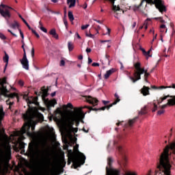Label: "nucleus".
Returning a JSON list of instances; mask_svg holds the SVG:
<instances>
[{
  "mask_svg": "<svg viewBox=\"0 0 175 175\" xmlns=\"http://www.w3.org/2000/svg\"><path fill=\"white\" fill-rule=\"evenodd\" d=\"M69 2H70L69 8H73L76 5V0H68L67 3H69Z\"/></svg>",
  "mask_w": 175,
  "mask_h": 175,
  "instance_id": "a878e982",
  "label": "nucleus"
},
{
  "mask_svg": "<svg viewBox=\"0 0 175 175\" xmlns=\"http://www.w3.org/2000/svg\"><path fill=\"white\" fill-rule=\"evenodd\" d=\"M38 142L33 141L29 144L28 149H27V154L29 157H33L36 155H38L39 158H40L42 162H45L47 165H51V159H50V152L46 149H44L40 151L38 153Z\"/></svg>",
  "mask_w": 175,
  "mask_h": 175,
  "instance_id": "f03ea898",
  "label": "nucleus"
},
{
  "mask_svg": "<svg viewBox=\"0 0 175 175\" xmlns=\"http://www.w3.org/2000/svg\"><path fill=\"white\" fill-rule=\"evenodd\" d=\"M92 50L90 48L86 49V53H91Z\"/></svg>",
  "mask_w": 175,
  "mask_h": 175,
  "instance_id": "680f3d73",
  "label": "nucleus"
},
{
  "mask_svg": "<svg viewBox=\"0 0 175 175\" xmlns=\"http://www.w3.org/2000/svg\"><path fill=\"white\" fill-rule=\"evenodd\" d=\"M87 6H88L87 3H85L83 6V8L85 9L87 8Z\"/></svg>",
  "mask_w": 175,
  "mask_h": 175,
  "instance_id": "338daca9",
  "label": "nucleus"
},
{
  "mask_svg": "<svg viewBox=\"0 0 175 175\" xmlns=\"http://www.w3.org/2000/svg\"><path fill=\"white\" fill-rule=\"evenodd\" d=\"M8 32H10V33H11V35H12V36H14L15 38H17V35H16L15 33L12 32V30L8 29Z\"/></svg>",
  "mask_w": 175,
  "mask_h": 175,
  "instance_id": "a18cd8bd",
  "label": "nucleus"
},
{
  "mask_svg": "<svg viewBox=\"0 0 175 175\" xmlns=\"http://www.w3.org/2000/svg\"><path fill=\"white\" fill-rule=\"evenodd\" d=\"M78 59H80V60L83 59V55H79L78 57Z\"/></svg>",
  "mask_w": 175,
  "mask_h": 175,
  "instance_id": "774afa93",
  "label": "nucleus"
},
{
  "mask_svg": "<svg viewBox=\"0 0 175 175\" xmlns=\"http://www.w3.org/2000/svg\"><path fill=\"white\" fill-rule=\"evenodd\" d=\"M142 50V53H143V54H144V55L146 54V49H141Z\"/></svg>",
  "mask_w": 175,
  "mask_h": 175,
  "instance_id": "69168bd1",
  "label": "nucleus"
},
{
  "mask_svg": "<svg viewBox=\"0 0 175 175\" xmlns=\"http://www.w3.org/2000/svg\"><path fill=\"white\" fill-rule=\"evenodd\" d=\"M88 27H90V25H83L81 26V29L84 30V29H87V28H88Z\"/></svg>",
  "mask_w": 175,
  "mask_h": 175,
  "instance_id": "37998d69",
  "label": "nucleus"
},
{
  "mask_svg": "<svg viewBox=\"0 0 175 175\" xmlns=\"http://www.w3.org/2000/svg\"><path fill=\"white\" fill-rule=\"evenodd\" d=\"M10 27L13 29H16V28H18V27H20V25H18V23L17 21H14V23L11 24Z\"/></svg>",
  "mask_w": 175,
  "mask_h": 175,
  "instance_id": "4be33fe9",
  "label": "nucleus"
},
{
  "mask_svg": "<svg viewBox=\"0 0 175 175\" xmlns=\"http://www.w3.org/2000/svg\"><path fill=\"white\" fill-rule=\"evenodd\" d=\"M10 161V153H9V150L6 146H4L3 149H0V165L5 167V169H8L9 167L10 164L9 162Z\"/></svg>",
  "mask_w": 175,
  "mask_h": 175,
  "instance_id": "6e6552de",
  "label": "nucleus"
},
{
  "mask_svg": "<svg viewBox=\"0 0 175 175\" xmlns=\"http://www.w3.org/2000/svg\"><path fill=\"white\" fill-rule=\"evenodd\" d=\"M167 88H175V84H172V86H167Z\"/></svg>",
  "mask_w": 175,
  "mask_h": 175,
  "instance_id": "13d9d810",
  "label": "nucleus"
},
{
  "mask_svg": "<svg viewBox=\"0 0 175 175\" xmlns=\"http://www.w3.org/2000/svg\"><path fill=\"white\" fill-rule=\"evenodd\" d=\"M137 118H139V117L137 116L131 120H129V122L126 124V126H133L136 122V120H137Z\"/></svg>",
  "mask_w": 175,
  "mask_h": 175,
  "instance_id": "a211bd4d",
  "label": "nucleus"
},
{
  "mask_svg": "<svg viewBox=\"0 0 175 175\" xmlns=\"http://www.w3.org/2000/svg\"><path fill=\"white\" fill-rule=\"evenodd\" d=\"M94 36H94V34L90 33L88 37H89V38H92V39H94Z\"/></svg>",
  "mask_w": 175,
  "mask_h": 175,
  "instance_id": "e2e57ef3",
  "label": "nucleus"
},
{
  "mask_svg": "<svg viewBox=\"0 0 175 175\" xmlns=\"http://www.w3.org/2000/svg\"><path fill=\"white\" fill-rule=\"evenodd\" d=\"M0 39H2V40H6V36L3 35V33H0Z\"/></svg>",
  "mask_w": 175,
  "mask_h": 175,
  "instance_id": "58836bf2",
  "label": "nucleus"
},
{
  "mask_svg": "<svg viewBox=\"0 0 175 175\" xmlns=\"http://www.w3.org/2000/svg\"><path fill=\"white\" fill-rule=\"evenodd\" d=\"M88 64H92V59L88 57Z\"/></svg>",
  "mask_w": 175,
  "mask_h": 175,
  "instance_id": "bf43d9fd",
  "label": "nucleus"
},
{
  "mask_svg": "<svg viewBox=\"0 0 175 175\" xmlns=\"http://www.w3.org/2000/svg\"><path fill=\"white\" fill-rule=\"evenodd\" d=\"M31 57H32V58H33V57H35V49L34 48L31 49Z\"/></svg>",
  "mask_w": 175,
  "mask_h": 175,
  "instance_id": "c03bdc74",
  "label": "nucleus"
},
{
  "mask_svg": "<svg viewBox=\"0 0 175 175\" xmlns=\"http://www.w3.org/2000/svg\"><path fill=\"white\" fill-rule=\"evenodd\" d=\"M64 107H66V109H73V105H72L70 103H68L67 105H64Z\"/></svg>",
  "mask_w": 175,
  "mask_h": 175,
  "instance_id": "72a5a7b5",
  "label": "nucleus"
},
{
  "mask_svg": "<svg viewBox=\"0 0 175 175\" xmlns=\"http://www.w3.org/2000/svg\"><path fill=\"white\" fill-rule=\"evenodd\" d=\"M3 62L5 63V67H4V72L6 70V68H8V64H9V55L5 52V56L3 57Z\"/></svg>",
  "mask_w": 175,
  "mask_h": 175,
  "instance_id": "f3484780",
  "label": "nucleus"
},
{
  "mask_svg": "<svg viewBox=\"0 0 175 175\" xmlns=\"http://www.w3.org/2000/svg\"><path fill=\"white\" fill-rule=\"evenodd\" d=\"M23 99H25L29 109L27 110L26 113L23 114V118L25 123L21 128V131H18V135L21 137H24V135H27L29 137L33 138L36 136V133H35V124H32L33 121V118L36 117L35 112L33 111V108L31 107V105H35L38 106L39 105V102H38V96L33 97H28L27 94L23 96Z\"/></svg>",
  "mask_w": 175,
  "mask_h": 175,
  "instance_id": "f257e3e1",
  "label": "nucleus"
},
{
  "mask_svg": "<svg viewBox=\"0 0 175 175\" xmlns=\"http://www.w3.org/2000/svg\"><path fill=\"white\" fill-rule=\"evenodd\" d=\"M92 66H99V63H92Z\"/></svg>",
  "mask_w": 175,
  "mask_h": 175,
  "instance_id": "603ef678",
  "label": "nucleus"
},
{
  "mask_svg": "<svg viewBox=\"0 0 175 175\" xmlns=\"http://www.w3.org/2000/svg\"><path fill=\"white\" fill-rule=\"evenodd\" d=\"M49 34L52 35L53 38H55V39H58V38H59V36L57 33V31L54 28L51 29V31H49Z\"/></svg>",
  "mask_w": 175,
  "mask_h": 175,
  "instance_id": "aec40b11",
  "label": "nucleus"
},
{
  "mask_svg": "<svg viewBox=\"0 0 175 175\" xmlns=\"http://www.w3.org/2000/svg\"><path fill=\"white\" fill-rule=\"evenodd\" d=\"M165 88H167V87L162 85L159 88V90H163Z\"/></svg>",
  "mask_w": 175,
  "mask_h": 175,
  "instance_id": "4d7b16f0",
  "label": "nucleus"
},
{
  "mask_svg": "<svg viewBox=\"0 0 175 175\" xmlns=\"http://www.w3.org/2000/svg\"><path fill=\"white\" fill-rule=\"evenodd\" d=\"M151 50H152V47H151V49H150L148 52L147 51L146 52L144 55L145 57H146V59H148L149 57H152V55H150V53H151Z\"/></svg>",
  "mask_w": 175,
  "mask_h": 175,
  "instance_id": "c756f323",
  "label": "nucleus"
},
{
  "mask_svg": "<svg viewBox=\"0 0 175 175\" xmlns=\"http://www.w3.org/2000/svg\"><path fill=\"white\" fill-rule=\"evenodd\" d=\"M109 2H111L112 5V10L113 12H121V8H120V5H114V3L116 2L114 0H108Z\"/></svg>",
  "mask_w": 175,
  "mask_h": 175,
  "instance_id": "dca6fc26",
  "label": "nucleus"
},
{
  "mask_svg": "<svg viewBox=\"0 0 175 175\" xmlns=\"http://www.w3.org/2000/svg\"><path fill=\"white\" fill-rule=\"evenodd\" d=\"M167 98H173V96H170L167 95V96H165L161 98V101L158 102L159 105V103H162V102H163V100H166V99H167Z\"/></svg>",
  "mask_w": 175,
  "mask_h": 175,
  "instance_id": "7c9ffc66",
  "label": "nucleus"
},
{
  "mask_svg": "<svg viewBox=\"0 0 175 175\" xmlns=\"http://www.w3.org/2000/svg\"><path fill=\"white\" fill-rule=\"evenodd\" d=\"M18 84H19V85L23 86V85H24V81L23 80H19Z\"/></svg>",
  "mask_w": 175,
  "mask_h": 175,
  "instance_id": "09e8293b",
  "label": "nucleus"
},
{
  "mask_svg": "<svg viewBox=\"0 0 175 175\" xmlns=\"http://www.w3.org/2000/svg\"><path fill=\"white\" fill-rule=\"evenodd\" d=\"M60 66H65V60L60 61Z\"/></svg>",
  "mask_w": 175,
  "mask_h": 175,
  "instance_id": "de8ad7c7",
  "label": "nucleus"
},
{
  "mask_svg": "<svg viewBox=\"0 0 175 175\" xmlns=\"http://www.w3.org/2000/svg\"><path fill=\"white\" fill-rule=\"evenodd\" d=\"M68 18L71 22L75 20V16H73V12H72V11L68 12Z\"/></svg>",
  "mask_w": 175,
  "mask_h": 175,
  "instance_id": "b1692460",
  "label": "nucleus"
},
{
  "mask_svg": "<svg viewBox=\"0 0 175 175\" xmlns=\"http://www.w3.org/2000/svg\"><path fill=\"white\" fill-rule=\"evenodd\" d=\"M165 28H166V25H161L160 26V31H161V32H165Z\"/></svg>",
  "mask_w": 175,
  "mask_h": 175,
  "instance_id": "e433bc0d",
  "label": "nucleus"
},
{
  "mask_svg": "<svg viewBox=\"0 0 175 175\" xmlns=\"http://www.w3.org/2000/svg\"><path fill=\"white\" fill-rule=\"evenodd\" d=\"M143 2H147L148 3H151V2H152V0H142L140 4L136 8L139 9L141 6H143Z\"/></svg>",
  "mask_w": 175,
  "mask_h": 175,
  "instance_id": "393cba45",
  "label": "nucleus"
},
{
  "mask_svg": "<svg viewBox=\"0 0 175 175\" xmlns=\"http://www.w3.org/2000/svg\"><path fill=\"white\" fill-rule=\"evenodd\" d=\"M84 118V113L77 111H72L70 116L66 120V125L68 128H72L76 124V126H79L80 120Z\"/></svg>",
  "mask_w": 175,
  "mask_h": 175,
  "instance_id": "0eeeda50",
  "label": "nucleus"
},
{
  "mask_svg": "<svg viewBox=\"0 0 175 175\" xmlns=\"http://www.w3.org/2000/svg\"><path fill=\"white\" fill-rule=\"evenodd\" d=\"M110 32H111V30L109 28H107V33H104L103 35H110Z\"/></svg>",
  "mask_w": 175,
  "mask_h": 175,
  "instance_id": "8fccbe9b",
  "label": "nucleus"
},
{
  "mask_svg": "<svg viewBox=\"0 0 175 175\" xmlns=\"http://www.w3.org/2000/svg\"><path fill=\"white\" fill-rule=\"evenodd\" d=\"M114 96L116 98V100H114L113 103H112L111 104H110L109 105L104 106V107H100V108H94L92 107L85 105V106L81 107L79 108V111H82L83 109H88L89 111H88V113H91L92 110L93 111H101V110L105 111V110H106V109L107 110H109L110 107H113V106H114V105H117L118 103V102H120V100H121V99H120V96H118V94L117 93H116L114 94Z\"/></svg>",
  "mask_w": 175,
  "mask_h": 175,
  "instance_id": "1a4fd4ad",
  "label": "nucleus"
},
{
  "mask_svg": "<svg viewBox=\"0 0 175 175\" xmlns=\"http://www.w3.org/2000/svg\"><path fill=\"white\" fill-rule=\"evenodd\" d=\"M153 5H156V8L159 9V12L162 13L163 12H166V7L163 5V1L162 0H154L151 2Z\"/></svg>",
  "mask_w": 175,
  "mask_h": 175,
  "instance_id": "f8f14e48",
  "label": "nucleus"
},
{
  "mask_svg": "<svg viewBox=\"0 0 175 175\" xmlns=\"http://www.w3.org/2000/svg\"><path fill=\"white\" fill-rule=\"evenodd\" d=\"M157 109H158V105H157L156 104H154V107H153L152 111L154 113V112L157 111Z\"/></svg>",
  "mask_w": 175,
  "mask_h": 175,
  "instance_id": "a19ab883",
  "label": "nucleus"
},
{
  "mask_svg": "<svg viewBox=\"0 0 175 175\" xmlns=\"http://www.w3.org/2000/svg\"><path fill=\"white\" fill-rule=\"evenodd\" d=\"M163 113H165V110L164 109H161V110L157 111L158 116H161V114H163Z\"/></svg>",
  "mask_w": 175,
  "mask_h": 175,
  "instance_id": "ea45409f",
  "label": "nucleus"
},
{
  "mask_svg": "<svg viewBox=\"0 0 175 175\" xmlns=\"http://www.w3.org/2000/svg\"><path fill=\"white\" fill-rule=\"evenodd\" d=\"M18 31H19L20 35H21V36L22 38V40H24V33L21 31V29H18Z\"/></svg>",
  "mask_w": 175,
  "mask_h": 175,
  "instance_id": "79ce46f5",
  "label": "nucleus"
},
{
  "mask_svg": "<svg viewBox=\"0 0 175 175\" xmlns=\"http://www.w3.org/2000/svg\"><path fill=\"white\" fill-rule=\"evenodd\" d=\"M70 131H73L74 133H77V131H79V129L72 127H68Z\"/></svg>",
  "mask_w": 175,
  "mask_h": 175,
  "instance_id": "c9c22d12",
  "label": "nucleus"
},
{
  "mask_svg": "<svg viewBox=\"0 0 175 175\" xmlns=\"http://www.w3.org/2000/svg\"><path fill=\"white\" fill-rule=\"evenodd\" d=\"M86 102L88 103H90V105H92L93 106H97L99 100H98V98H94L91 96H84Z\"/></svg>",
  "mask_w": 175,
  "mask_h": 175,
  "instance_id": "4468645a",
  "label": "nucleus"
},
{
  "mask_svg": "<svg viewBox=\"0 0 175 175\" xmlns=\"http://www.w3.org/2000/svg\"><path fill=\"white\" fill-rule=\"evenodd\" d=\"M19 147L21 150H24V148H25V146L24 145V144H20Z\"/></svg>",
  "mask_w": 175,
  "mask_h": 175,
  "instance_id": "49530a36",
  "label": "nucleus"
},
{
  "mask_svg": "<svg viewBox=\"0 0 175 175\" xmlns=\"http://www.w3.org/2000/svg\"><path fill=\"white\" fill-rule=\"evenodd\" d=\"M40 29H41V31H42V32H44L45 33H47V29H46L43 26H40Z\"/></svg>",
  "mask_w": 175,
  "mask_h": 175,
  "instance_id": "4c0bfd02",
  "label": "nucleus"
},
{
  "mask_svg": "<svg viewBox=\"0 0 175 175\" xmlns=\"http://www.w3.org/2000/svg\"><path fill=\"white\" fill-rule=\"evenodd\" d=\"M77 150L79 151V145L74 147V152H76Z\"/></svg>",
  "mask_w": 175,
  "mask_h": 175,
  "instance_id": "3c124183",
  "label": "nucleus"
},
{
  "mask_svg": "<svg viewBox=\"0 0 175 175\" xmlns=\"http://www.w3.org/2000/svg\"><path fill=\"white\" fill-rule=\"evenodd\" d=\"M144 114H147V107H144L139 112V116H144Z\"/></svg>",
  "mask_w": 175,
  "mask_h": 175,
  "instance_id": "5701e85b",
  "label": "nucleus"
},
{
  "mask_svg": "<svg viewBox=\"0 0 175 175\" xmlns=\"http://www.w3.org/2000/svg\"><path fill=\"white\" fill-rule=\"evenodd\" d=\"M113 73H114V69H111L109 70L106 72V73L105 74V79H107L109 77H110V76H111V75H113Z\"/></svg>",
  "mask_w": 175,
  "mask_h": 175,
  "instance_id": "412c9836",
  "label": "nucleus"
},
{
  "mask_svg": "<svg viewBox=\"0 0 175 175\" xmlns=\"http://www.w3.org/2000/svg\"><path fill=\"white\" fill-rule=\"evenodd\" d=\"M174 103H175V99L171 98L168 100L167 105H168L169 106H173Z\"/></svg>",
  "mask_w": 175,
  "mask_h": 175,
  "instance_id": "cd10ccee",
  "label": "nucleus"
},
{
  "mask_svg": "<svg viewBox=\"0 0 175 175\" xmlns=\"http://www.w3.org/2000/svg\"><path fill=\"white\" fill-rule=\"evenodd\" d=\"M117 150L118 151H119V153L120 154V155H122L123 159H124L125 161L126 159L125 155H124L125 151H124V148H122V146H118Z\"/></svg>",
  "mask_w": 175,
  "mask_h": 175,
  "instance_id": "6ab92c4d",
  "label": "nucleus"
},
{
  "mask_svg": "<svg viewBox=\"0 0 175 175\" xmlns=\"http://www.w3.org/2000/svg\"><path fill=\"white\" fill-rule=\"evenodd\" d=\"M68 154L73 163L74 169L80 167L81 165L85 163V155L78 150L75 152H73L72 150H68Z\"/></svg>",
  "mask_w": 175,
  "mask_h": 175,
  "instance_id": "39448f33",
  "label": "nucleus"
},
{
  "mask_svg": "<svg viewBox=\"0 0 175 175\" xmlns=\"http://www.w3.org/2000/svg\"><path fill=\"white\" fill-rule=\"evenodd\" d=\"M42 90L39 92H35V94L37 95V96H42V100H44V105H46L48 111H50L51 110V107H54L55 105H57V100L53 99L52 100H49L47 96H49V89H45L44 86L42 88Z\"/></svg>",
  "mask_w": 175,
  "mask_h": 175,
  "instance_id": "423d86ee",
  "label": "nucleus"
},
{
  "mask_svg": "<svg viewBox=\"0 0 175 175\" xmlns=\"http://www.w3.org/2000/svg\"><path fill=\"white\" fill-rule=\"evenodd\" d=\"M23 22L24 23V24H25L26 27H27V28L31 31L32 29L31 27V26H29V24L27 23V21H25V19H23Z\"/></svg>",
  "mask_w": 175,
  "mask_h": 175,
  "instance_id": "473e14b6",
  "label": "nucleus"
},
{
  "mask_svg": "<svg viewBox=\"0 0 175 175\" xmlns=\"http://www.w3.org/2000/svg\"><path fill=\"white\" fill-rule=\"evenodd\" d=\"M167 106V104L162 105V107H161L162 110H163V109H166Z\"/></svg>",
  "mask_w": 175,
  "mask_h": 175,
  "instance_id": "052dcab7",
  "label": "nucleus"
},
{
  "mask_svg": "<svg viewBox=\"0 0 175 175\" xmlns=\"http://www.w3.org/2000/svg\"><path fill=\"white\" fill-rule=\"evenodd\" d=\"M151 88H152V90H159V88L155 85H152Z\"/></svg>",
  "mask_w": 175,
  "mask_h": 175,
  "instance_id": "6e6d98bb",
  "label": "nucleus"
},
{
  "mask_svg": "<svg viewBox=\"0 0 175 175\" xmlns=\"http://www.w3.org/2000/svg\"><path fill=\"white\" fill-rule=\"evenodd\" d=\"M68 47L69 51H72L73 49H75V46H73V44H72L71 42H68Z\"/></svg>",
  "mask_w": 175,
  "mask_h": 175,
  "instance_id": "bb28decb",
  "label": "nucleus"
},
{
  "mask_svg": "<svg viewBox=\"0 0 175 175\" xmlns=\"http://www.w3.org/2000/svg\"><path fill=\"white\" fill-rule=\"evenodd\" d=\"M134 68L135 70L134 71V77H129V79L133 81V83H136V81L142 79V75H144V79L146 83H148V77L150 75V72H147V70L144 68H142V64L140 62H137L134 64Z\"/></svg>",
  "mask_w": 175,
  "mask_h": 175,
  "instance_id": "20e7f679",
  "label": "nucleus"
},
{
  "mask_svg": "<svg viewBox=\"0 0 175 175\" xmlns=\"http://www.w3.org/2000/svg\"><path fill=\"white\" fill-rule=\"evenodd\" d=\"M56 94H57V92H54L51 94V96H52V98H54V96H55Z\"/></svg>",
  "mask_w": 175,
  "mask_h": 175,
  "instance_id": "5fc2aeb1",
  "label": "nucleus"
},
{
  "mask_svg": "<svg viewBox=\"0 0 175 175\" xmlns=\"http://www.w3.org/2000/svg\"><path fill=\"white\" fill-rule=\"evenodd\" d=\"M113 162L114 160L113 157L107 158V166L106 167V175H121V171L113 167Z\"/></svg>",
  "mask_w": 175,
  "mask_h": 175,
  "instance_id": "9d476101",
  "label": "nucleus"
},
{
  "mask_svg": "<svg viewBox=\"0 0 175 175\" xmlns=\"http://www.w3.org/2000/svg\"><path fill=\"white\" fill-rule=\"evenodd\" d=\"M21 64L23 66V69H25L26 70H29V62L27 58V53L25 52V54H23L22 59H21Z\"/></svg>",
  "mask_w": 175,
  "mask_h": 175,
  "instance_id": "ddd939ff",
  "label": "nucleus"
},
{
  "mask_svg": "<svg viewBox=\"0 0 175 175\" xmlns=\"http://www.w3.org/2000/svg\"><path fill=\"white\" fill-rule=\"evenodd\" d=\"M31 31L32 33H33L36 36V38H38V39H39V38H40V36H39V34L36 32V30H33V29H32Z\"/></svg>",
  "mask_w": 175,
  "mask_h": 175,
  "instance_id": "f704fd0d",
  "label": "nucleus"
},
{
  "mask_svg": "<svg viewBox=\"0 0 175 175\" xmlns=\"http://www.w3.org/2000/svg\"><path fill=\"white\" fill-rule=\"evenodd\" d=\"M5 116V113L3 112V107H0V120H2Z\"/></svg>",
  "mask_w": 175,
  "mask_h": 175,
  "instance_id": "c85d7f7f",
  "label": "nucleus"
},
{
  "mask_svg": "<svg viewBox=\"0 0 175 175\" xmlns=\"http://www.w3.org/2000/svg\"><path fill=\"white\" fill-rule=\"evenodd\" d=\"M103 103L106 106V105L110 103V101L103 100Z\"/></svg>",
  "mask_w": 175,
  "mask_h": 175,
  "instance_id": "864d4df0",
  "label": "nucleus"
},
{
  "mask_svg": "<svg viewBox=\"0 0 175 175\" xmlns=\"http://www.w3.org/2000/svg\"><path fill=\"white\" fill-rule=\"evenodd\" d=\"M141 94H142L144 96H147V95H150V88L147 86H144L141 89Z\"/></svg>",
  "mask_w": 175,
  "mask_h": 175,
  "instance_id": "2eb2a0df",
  "label": "nucleus"
},
{
  "mask_svg": "<svg viewBox=\"0 0 175 175\" xmlns=\"http://www.w3.org/2000/svg\"><path fill=\"white\" fill-rule=\"evenodd\" d=\"M93 20H94V21H96V23H98V24H102V21H98L96 19H93Z\"/></svg>",
  "mask_w": 175,
  "mask_h": 175,
  "instance_id": "0e129e2a",
  "label": "nucleus"
},
{
  "mask_svg": "<svg viewBox=\"0 0 175 175\" xmlns=\"http://www.w3.org/2000/svg\"><path fill=\"white\" fill-rule=\"evenodd\" d=\"M9 9H12V8L5 5H0V14L5 18H10V12H9Z\"/></svg>",
  "mask_w": 175,
  "mask_h": 175,
  "instance_id": "9b49d317",
  "label": "nucleus"
},
{
  "mask_svg": "<svg viewBox=\"0 0 175 175\" xmlns=\"http://www.w3.org/2000/svg\"><path fill=\"white\" fill-rule=\"evenodd\" d=\"M63 21L64 23V25H65L66 28L68 29V21L66 20V15L64 16V17L63 18Z\"/></svg>",
  "mask_w": 175,
  "mask_h": 175,
  "instance_id": "2f4dec72",
  "label": "nucleus"
},
{
  "mask_svg": "<svg viewBox=\"0 0 175 175\" xmlns=\"http://www.w3.org/2000/svg\"><path fill=\"white\" fill-rule=\"evenodd\" d=\"M6 84H8L6 78L0 80V95L8 98V100H6V105H9V109H10L14 103V101H10V99H14V98H16L17 102H20V96L17 93H9V90L6 88Z\"/></svg>",
  "mask_w": 175,
  "mask_h": 175,
  "instance_id": "7ed1b4c3",
  "label": "nucleus"
}]
</instances>
